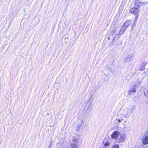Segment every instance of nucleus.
<instances>
[{
  "label": "nucleus",
  "instance_id": "f257e3e1",
  "mask_svg": "<svg viewBox=\"0 0 148 148\" xmlns=\"http://www.w3.org/2000/svg\"><path fill=\"white\" fill-rule=\"evenodd\" d=\"M111 138L114 139L117 142H123L125 140V135L121 134L120 132L118 130L114 131L111 135Z\"/></svg>",
  "mask_w": 148,
  "mask_h": 148
},
{
  "label": "nucleus",
  "instance_id": "f03ea898",
  "mask_svg": "<svg viewBox=\"0 0 148 148\" xmlns=\"http://www.w3.org/2000/svg\"><path fill=\"white\" fill-rule=\"evenodd\" d=\"M78 140L75 137H71L70 140V146L71 148H78V146L77 145Z\"/></svg>",
  "mask_w": 148,
  "mask_h": 148
},
{
  "label": "nucleus",
  "instance_id": "7ed1b4c3",
  "mask_svg": "<svg viewBox=\"0 0 148 148\" xmlns=\"http://www.w3.org/2000/svg\"><path fill=\"white\" fill-rule=\"evenodd\" d=\"M131 112V109L129 108H127L125 109L123 111L122 114L125 118H127L128 117Z\"/></svg>",
  "mask_w": 148,
  "mask_h": 148
},
{
  "label": "nucleus",
  "instance_id": "20e7f679",
  "mask_svg": "<svg viewBox=\"0 0 148 148\" xmlns=\"http://www.w3.org/2000/svg\"><path fill=\"white\" fill-rule=\"evenodd\" d=\"M141 140L143 144L146 145L148 144V137L146 135H143L141 137Z\"/></svg>",
  "mask_w": 148,
  "mask_h": 148
},
{
  "label": "nucleus",
  "instance_id": "39448f33",
  "mask_svg": "<svg viewBox=\"0 0 148 148\" xmlns=\"http://www.w3.org/2000/svg\"><path fill=\"white\" fill-rule=\"evenodd\" d=\"M139 8V7H138V8H132L130 11V12L131 13L136 15L137 16V17H138V14L139 11V10L138 9Z\"/></svg>",
  "mask_w": 148,
  "mask_h": 148
},
{
  "label": "nucleus",
  "instance_id": "423d86ee",
  "mask_svg": "<svg viewBox=\"0 0 148 148\" xmlns=\"http://www.w3.org/2000/svg\"><path fill=\"white\" fill-rule=\"evenodd\" d=\"M84 122V121L82 120H79V121L78 122V124L77 125V128L76 129L77 131H78L80 129L82 128L83 124Z\"/></svg>",
  "mask_w": 148,
  "mask_h": 148
},
{
  "label": "nucleus",
  "instance_id": "0eeeda50",
  "mask_svg": "<svg viewBox=\"0 0 148 148\" xmlns=\"http://www.w3.org/2000/svg\"><path fill=\"white\" fill-rule=\"evenodd\" d=\"M131 20H128L123 25L122 28H124V30H125L131 24Z\"/></svg>",
  "mask_w": 148,
  "mask_h": 148
},
{
  "label": "nucleus",
  "instance_id": "6e6552de",
  "mask_svg": "<svg viewBox=\"0 0 148 148\" xmlns=\"http://www.w3.org/2000/svg\"><path fill=\"white\" fill-rule=\"evenodd\" d=\"M136 87L134 86H132L129 91V94H130L132 92H136Z\"/></svg>",
  "mask_w": 148,
  "mask_h": 148
},
{
  "label": "nucleus",
  "instance_id": "1a4fd4ad",
  "mask_svg": "<svg viewBox=\"0 0 148 148\" xmlns=\"http://www.w3.org/2000/svg\"><path fill=\"white\" fill-rule=\"evenodd\" d=\"M125 30H124V28H123V29H121L120 30V31H119V33L120 34H122L124 32Z\"/></svg>",
  "mask_w": 148,
  "mask_h": 148
},
{
  "label": "nucleus",
  "instance_id": "9d476101",
  "mask_svg": "<svg viewBox=\"0 0 148 148\" xmlns=\"http://www.w3.org/2000/svg\"><path fill=\"white\" fill-rule=\"evenodd\" d=\"M110 144V143H109L108 142H107L104 145L105 147L108 146Z\"/></svg>",
  "mask_w": 148,
  "mask_h": 148
},
{
  "label": "nucleus",
  "instance_id": "9b49d317",
  "mask_svg": "<svg viewBox=\"0 0 148 148\" xmlns=\"http://www.w3.org/2000/svg\"><path fill=\"white\" fill-rule=\"evenodd\" d=\"M118 122L119 123H120L122 122L123 120V118H121V119H117Z\"/></svg>",
  "mask_w": 148,
  "mask_h": 148
},
{
  "label": "nucleus",
  "instance_id": "f8f14e48",
  "mask_svg": "<svg viewBox=\"0 0 148 148\" xmlns=\"http://www.w3.org/2000/svg\"><path fill=\"white\" fill-rule=\"evenodd\" d=\"M113 148H119V145H116L113 146Z\"/></svg>",
  "mask_w": 148,
  "mask_h": 148
},
{
  "label": "nucleus",
  "instance_id": "ddd939ff",
  "mask_svg": "<svg viewBox=\"0 0 148 148\" xmlns=\"http://www.w3.org/2000/svg\"><path fill=\"white\" fill-rule=\"evenodd\" d=\"M135 6H138V4L136 3H135Z\"/></svg>",
  "mask_w": 148,
  "mask_h": 148
},
{
  "label": "nucleus",
  "instance_id": "4468645a",
  "mask_svg": "<svg viewBox=\"0 0 148 148\" xmlns=\"http://www.w3.org/2000/svg\"><path fill=\"white\" fill-rule=\"evenodd\" d=\"M124 126H125L124 128H126V125H124Z\"/></svg>",
  "mask_w": 148,
  "mask_h": 148
},
{
  "label": "nucleus",
  "instance_id": "2eb2a0df",
  "mask_svg": "<svg viewBox=\"0 0 148 148\" xmlns=\"http://www.w3.org/2000/svg\"><path fill=\"white\" fill-rule=\"evenodd\" d=\"M125 59H127V58H126H126H125Z\"/></svg>",
  "mask_w": 148,
  "mask_h": 148
},
{
  "label": "nucleus",
  "instance_id": "dca6fc26",
  "mask_svg": "<svg viewBox=\"0 0 148 148\" xmlns=\"http://www.w3.org/2000/svg\"><path fill=\"white\" fill-rule=\"evenodd\" d=\"M126 122V121L124 122V123H125V122Z\"/></svg>",
  "mask_w": 148,
  "mask_h": 148
}]
</instances>
